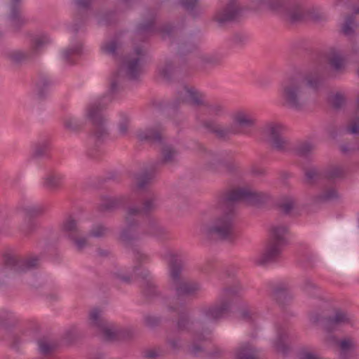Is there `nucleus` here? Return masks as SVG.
Listing matches in <instances>:
<instances>
[{
	"label": "nucleus",
	"mask_w": 359,
	"mask_h": 359,
	"mask_svg": "<svg viewBox=\"0 0 359 359\" xmlns=\"http://www.w3.org/2000/svg\"><path fill=\"white\" fill-rule=\"evenodd\" d=\"M266 198V194L247 187H237L226 192L218 201L219 208L226 210L210 221H202L198 224L200 232L208 237L231 238L234 233V214L231 203L241 200L250 203H257Z\"/></svg>",
	"instance_id": "1"
},
{
	"label": "nucleus",
	"mask_w": 359,
	"mask_h": 359,
	"mask_svg": "<svg viewBox=\"0 0 359 359\" xmlns=\"http://www.w3.org/2000/svg\"><path fill=\"white\" fill-rule=\"evenodd\" d=\"M280 96L283 106L294 111L302 110L310 100V93L300 76H292L283 82Z\"/></svg>",
	"instance_id": "2"
},
{
	"label": "nucleus",
	"mask_w": 359,
	"mask_h": 359,
	"mask_svg": "<svg viewBox=\"0 0 359 359\" xmlns=\"http://www.w3.org/2000/svg\"><path fill=\"white\" fill-rule=\"evenodd\" d=\"M91 334L102 341L113 343L131 335V331L107 321L104 318L102 309L95 307L91 311Z\"/></svg>",
	"instance_id": "3"
},
{
	"label": "nucleus",
	"mask_w": 359,
	"mask_h": 359,
	"mask_svg": "<svg viewBox=\"0 0 359 359\" xmlns=\"http://www.w3.org/2000/svg\"><path fill=\"white\" fill-rule=\"evenodd\" d=\"M231 121L237 128L224 127L212 121H205L202 126L210 133L215 134L217 137H224L230 134H238L245 129L252 128L256 123L252 114L245 109H237L231 115Z\"/></svg>",
	"instance_id": "4"
},
{
	"label": "nucleus",
	"mask_w": 359,
	"mask_h": 359,
	"mask_svg": "<svg viewBox=\"0 0 359 359\" xmlns=\"http://www.w3.org/2000/svg\"><path fill=\"white\" fill-rule=\"evenodd\" d=\"M60 231L70 241L76 251L81 252L88 248L90 233L79 219L68 216L62 222Z\"/></svg>",
	"instance_id": "5"
},
{
	"label": "nucleus",
	"mask_w": 359,
	"mask_h": 359,
	"mask_svg": "<svg viewBox=\"0 0 359 359\" xmlns=\"http://www.w3.org/2000/svg\"><path fill=\"white\" fill-rule=\"evenodd\" d=\"M135 52L136 56L127 57L118 72L113 74L109 88L111 93H115L121 89V83L124 76L129 79H135L142 74L140 59L141 56L144 55V50L142 47H137Z\"/></svg>",
	"instance_id": "6"
},
{
	"label": "nucleus",
	"mask_w": 359,
	"mask_h": 359,
	"mask_svg": "<svg viewBox=\"0 0 359 359\" xmlns=\"http://www.w3.org/2000/svg\"><path fill=\"white\" fill-rule=\"evenodd\" d=\"M4 265L0 268V281L14 273H22L35 269L39 265L38 257L22 259L17 255L6 253L3 257Z\"/></svg>",
	"instance_id": "7"
},
{
	"label": "nucleus",
	"mask_w": 359,
	"mask_h": 359,
	"mask_svg": "<svg viewBox=\"0 0 359 359\" xmlns=\"http://www.w3.org/2000/svg\"><path fill=\"white\" fill-rule=\"evenodd\" d=\"M287 126L279 121L267 123L264 128V133L271 147L279 152H285L291 149L290 141L283 136Z\"/></svg>",
	"instance_id": "8"
},
{
	"label": "nucleus",
	"mask_w": 359,
	"mask_h": 359,
	"mask_svg": "<svg viewBox=\"0 0 359 359\" xmlns=\"http://www.w3.org/2000/svg\"><path fill=\"white\" fill-rule=\"evenodd\" d=\"M107 102L104 98L95 100L91 105V135L100 139L107 134Z\"/></svg>",
	"instance_id": "9"
},
{
	"label": "nucleus",
	"mask_w": 359,
	"mask_h": 359,
	"mask_svg": "<svg viewBox=\"0 0 359 359\" xmlns=\"http://www.w3.org/2000/svg\"><path fill=\"white\" fill-rule=\"evenodd\" d=\"M75 8L74 23L69 27V30L79 34L86 32L87 23L90 16V0H72Z\"/></svg>",
	"instance_id": "10"
},
{
	"label": "nucleus",
	"mask_w": 359,
	"mask_h": 359,
	"mask_svg": "<svg viewBox=\"0 0 359 359\" xmlns=\"http://www.w3.org/2000/svg\"><path fill=\"white\" fill-rule=\"evenodd\" d=\"M22 0H9L7 6L6 19L13 32H19L27 22L22 15Z\"/></svg>",
	"instance_id": "11"
},
{
	"label": "nucleus",
	"mask_w": 359,
	"mask_h": 359,
	"mask_svg": "<svg viewBox=\"0 0 359 359\" xmlns=\"http://www.w3.org/2000/svg\"><path fill=\"white\" fill-rule=\"evenodd\" d=\"M240 11L241 8L238 0H229L215 12L213 20L219 26H222L236 19Z\"/></svg>",
	"instance_id": "12"
},
{
	"label": "nucleus",
	"mask_w": 359,
	"mask_h": 359,
	"mask_svg": "<svg viewBox=\"0 0 359 359\" xmlns=\"http://www.w3.org/2000/svg\"><path fill=\"white\" fill-rule=\"evenodd\" d=\"M90 123V105L85 107L83 114L81 117L68 115L62 118L64 128L72 133H79L83 130L85 126Z\"/></svg>",
	"instance_id": "13"
},
{
	"label": "nucleus",
	"mask_w": 359,
	"mask_h": 359,
	"mask_svg": "<svg viewBox=\"0 0 359 359\" xmlns=\"http://www.w3.org/2000/svg\"><path fill=\"white\" fill-rule=\"evenodd\" d=\"M83 43L79 40L72 41L68 46L60 51L62 62L67 65H74L82 55Z\"/></svg>",
	"instance_id": "14"
},
{
	"label": "nucleus",
	"mask_w": 359,
	"mask_h": 359,
	"mask_svg": "<svg viewBox=\"0 0 359 359\" xmlns=\"http://www.w3.org/2000/svg\"><path fill=\"white\" fill-rule=\"evenodd\" d=\"M229 309V302L226 299H222L216 304L203 308L201 312L205 320H216L222 318Z\"/></svg>",
	"instance_id": "15"
},
{
	"label": "nucleus",
	"mask_w": 359,
	"mask_h": 359,
	"mask_svg": "<svg viewBox=\"0 0 359 359\" xmlns=\"http://www.w3.org/2000/svg\"><path fill=\"white\" fill-rule=\"evenodd\" d=\"M283 245L269 241L264 251L259 255L255 262L264 265L276 260L281 254Z\"/></svg>",
	"instance_id": "16"
},
{
	"label": "nucleus",
	"mask_w": 359,
	"mask_h": 359,
	"mask_svg": "<svg viewBox=\"0 0 359 359\" xmlns=\"http://www.w3.org/2000/svg\"><path fill=\"white\" fill-rule=\"evenodd\" d=\"M182 102H189L195 106H205L206 102L203 95L194 88L183 87L178 93Z\"/></svg>",
	"instance_id": "17"
},
{
	"label": "nucleus",
	"mask_w": 359,
	"mask_h": 359,
	"mask_svg": "<svg viewBox=\"0 0 359 359\" xmlns=\"http://www.w3.org/2000/svg\"><path fill=\"white\" fill-rule=\"evenodd\" d=\"M65 176L55 170H49L42 178V186L49 191L53 192L62 187Z\"/></svg>",
	"instance_id": "18"
},
{
	"label": "nucleus",
	"mask_w": 359,
	"mask_h": 359,
	"mask_svg": "<svg viewBox=\"0 0 359 359\" xmlns=\"http://www.w3.org/2000/svg\"><path fill=\"white\" fill-rule=\"evenodd\" d=\"M53 80L46 74L41 73L39 74L35 82L34 91L38 100H45L53 86Z\"/></svg>",
	"instance_id": "19"
},
{
	"label": "nucleus",
	"mask_w": 359,
	"mask_h": 359,
	"mask_svg": "<svg viewBox=\"0 0 359 359\" xmlns=\"http://www.w3.org/2000/svg\"><path fill=\"white\" fill-rule=\"evenodd\" d=\"M357 341L351 337L341 338L339 341V353L341 359H351L357 356Z\"/></svg>",
	"instance_id": "20"
},
{
	"label": "nucleus",
	"mask_w": 359,
	"mask_h": 359,
	"mask_svg": "<svg viewBox=\"0 0 359 359\" xmlns=\"http://www.w3.org/2000/svg\"><path fill=\"white\" fill-rule=\"evenodd\" d=\"M327 60L332 68L337 72H343L346 66L344 52L339 48H333L327 54Z\"/></svg>",
	"instance_id": "21"
},
{
	"label": "nucleus",
	"mask_w": 359,
	"mask_h": 359,
	"mask_svg": "<svg viewBox=\"0 0 359 359\" xmlns=\"http://www.w3.org/2000/svg\"><path fill=\"white\" fill-rule=\"evenodd\" d=\"M164 128L160 125L154 127L140 129L137 131V137L140 140L151 142H161L163 139Z\"/></svg>",
	"instance_id": "22"
},
{
	"label": "nucleus",
	"mask_w": 359,
	"mask_h": 359,
	"mask_svg": "<svg viewBox=\"0 0 359 359\" xmlns=\"http://www.w3.org/2000/svg\"><path fill=\"white\" fill-rule=\"evenodd\" d=\"M50 43L51 39L47 34H39L32 37L30 47L28 48V50H29L30 53H32V56L34 57L35 56L39 55L43 51V50Z\"/></svg>",
	"instance_id": "23"
},
{
	"label": "nucleus",
	"mask_w": 359,
	"mask_h": 359,
	"mask_svg": "<svg viewBox=\"0 0 359 359\" xmlns=\"http://www.w3.org/2000/svg\"><path fill=\"white\" fill-rule=\"evenodd\" d=\"M289 232L288 227L284 224H275L270 229V241L284 245Z\"/></svg>",
	"instance_id": "24"
},
{
	"label": "nucleus",
	"mask_w": 359,
	"mask_h": 359,
	"mask_svg": "<svg viewBox=\"0 0 359 359\" xmlns=\"http://www.w3.org/2000/svg\"><path fill=\"white\" fill-rule=\"evenodd\" d=\"M179 151L172 145H164L161 151V162L167 165H171L178 162Z\"/></svg>",
	"instance_id": "25"
},
{
	"label": "nucleus",
	"mask_w": 359,
	"mask_h": 359,
	"mask_svg": "<svg viewBox=\"0 0 359 359\" xmlns=\"http://www.w3.org/2000/svg\"><path fill=\"white\" fill-rule=\"evenodd\" d=\"M175 290L180 295H189L200 291L201 285L197 282L190 281L184 278L182 281L177 283Z\"/></svg>",
	"instance_id": "26"
},
{
	"label": "nucleus",
	"mask_w": 359,
	"mask_h": 359,
	"mask_svg": "<svg viewBox=\"0 0 359 359\" xmlns=\"http://www.w3.org/2000/svg\"><path fill=\"white\" fill-rule=\"evenodd\" d=\"M236 359H259L257 350L250 344H243L235 351Z\"/></svg>",
	"instance_id": "27"
},
{
	"label": "nucleus",
	"mask_w": 359,
	"mask_h": 359,
	"mask_svg": "<svg viewBox=\"0 0 359 359\" xmlns=\"http://www.w3.org/2000/svg\"><path fill=\"white\" fill-rule=\"evenodd\" d=\"M50 144L47 140H43L36 143L32 148V158L34 159L49 158Z\"/></svg>",
	"instance_id": "28"
},
{
	"label": "nucleus",
	"mask_w": 359,
	"mask_h": 359,
	"mask_svg": "<svg viewBox=\"0 0 359 359\" xmlns=\"http://www.w3.org/2000/svg\"><path fill=\"white\" fill-rule=\"evenodd\" d=\"M143 231L135 226L128 225L121 232L119 239L125 244L140 239Z\"/></svg>",
	"instance_id": "29"
},
{
	"label": "nucleus",
	"mask_w": 359,
	"mask_h": 359,
	"mask_svg": "<svg viewBox=\"0 0 359 359\" xmlns=\"http://www.w3.org/2000/svg\"><path fill=\"white\" fill-rule=\"evenodd\" d=\"M351 316L342 310H337L332 317H330L327 323L326 329L330 331L334 326L348 323L351 320Z\"/></svg>",
	"instance_id": "30"
},
{
	"label": "nucleus",
	"mask_w": 359,
	"mask_h": 359,
	"mask_svg": "<svg viewBox=\"0 0 359 359\" xmlns=\"http://www.w3.org/2000/svg\"><path fill=\"white\" fill-rule=\"evenodd\" d=\"M37 350L39 353L43 357L50 356L57 347V344L47 337H42L37 340Z\"/></svg>",
	"instance_id": "31"
},
{
	"label": "nucleus",
	"mask_w": 359,
	"mask_h": 359,
	"mask_svg": "<svg viewBox=\"0 0 359 359\" xmlns=\"http://www.w3.org/2000/svg\"><path fill=\"white\" fill-rule=\"evenodd\" d=\"M4 54L8 59L15 63H20L33 58L28 49L8 50Z\"/></svg>",
	"instance_id": "32"
},
{
	"label": "nucleus",
	"mask_w": 359,
	"mask_h": 359,
	"mask_svg": "<svg viewBox=\"0 0 359 359\" xmlns=\"http://www.w3.org/2000/svg\"><path fill=\"white\" fill-rule=\"evenodd\" d=\"M18 321V317L11 311L5 309L0 310V327L8 329L15 326Z\"/></svg>",
	"instance_id": "33"
},
{
	"label": "nucleus",
	"mask_w": 359,
	"mask_h": 359,
	"mask_svg": "<svg viewBox=\"0 0 359 359\" xmlns=\"http://www.w3.org/2000/svg\"><path fill=\"white\" fill-rule=\"evenodd\" d=\"M222 62V57L219 53L204 54L200 57L201 65L204 69L219 66Z\"/></svg>",
	"instance_id": "34"
},
{
	"label": "nucleus",
	"mask_w": 359,
	"mask_h": 359,
	"mask_svg": "<svg viewBox=\"0 0 359 359\" xmlns=\"http://www.w3.org/2000/svg\"><path fill=\"white\" fill-rule=\"evenodd\" d=\"M109 274L113 280L126 283H130L133 279L132 273L119 266H114L111 268L109 271Z\"/></svg>",
	"instance_id": "35"
},
{
	"label": "nucleus",
	"mask_w": 359,
	"mask_h": 359,
	"mask_svg": "<svg viewBox=\"0 0 359 359\" xmlns=\"http://www.w3.org/2000/svg\"><path fill=\"white\" fill-rule=\"evenodd\" d=\"M219 166H222L229 171H233L237 168L236 163L231 161H224L220 158H215L210 161L207 168L212 172L217 171Z\"/></svg>",
	"instance_id": "36"
},
{
	"label": "nucleus",
	"mask_w": 359,
	"mask_h": 359,
	"mask_svg": "<svg viewBox=\"0 0 359 359\" xmlns=\"http://www.w3.org/2000/svg\"><path fill=\"white\" fill-rule=\"evenodd\" d=\"M123 201L121 196H104L102 199L100 207L104 210H112Z\"/></svg>",
	"instance_id": "37"
},
{
	"label": "nucleus",
	"mask_w": 359,
	"mask_h": 359,
	"mask_svg": "<svg viewBox=\"0 0 359 359\" xmlns=\"http://www.w3.org/2000/svg\"><path fill=\"white\" fill-rule=\"evenodd\" d=\"M155 176L154 172L144 171L137 175L135 179L136 185L139 189H143L151 183Z\"/></svg>",
	"instance_id": "38"
},
{
	"label": "nucleus",
	"mask_w": 359,
	"mask_h": 359,
	"mask_svg": "<svg viewBox=\"0 0 359 359\" xmlns=\"http://www.w3.org/2000/svg\"><path fill=\"white\" fill-rule=\"evenodd\" d=\"M146 233L157 238H161L165 234V229L158 222L151 221L147 225Z\"/></svg>",
	"instance_id": "39"
},
{
	"label": "nucleus",
	"mask_w": 359,
	"mask_h": 359,
	"mask_svg": "<svg viewBox=\"0 0 359 359\" xmlns=\"http://www.w3.org/2000/svg\"><path fill=\"white\" fill-rule=\"evenodd\" d=\"M277 205L280 211L284 213H290L295 207V201L290 196H284L278 200Z\"/></svg>",
	"instance_id": "40"
},
{
	"label": "nucleus",
	"mask_w": 359,
	"mask_h": 359,
	"mask_svg": "<svg viewBox=\"0 0 359 359\" xmlns=\"http://www.w3.org/2000/svg\"><path fill=\"white\" fill-rule=\"evenodd\" d=\"M271 295L275 300L282 303L289 296L288 287L284 285H277L273 288Z\"/></svg>",
	"instance_id": "41"
},
{
	"label": "nucleus",
	"mask_w": 359,
	"mask_h": 359,
	"mask_svg": "<svg viewBox=\"0 0 359 359\" xmlns=\"http://www.w3.org/2000/svg\"><path fill=\"white\" fill-rule=\"evenodd\" d=\"M307 14L316 22H324L328 19L327 13L318 7L310 8L307 11Z\"/></svg>",
	"instance_id": "42"
},
{
	"label": "nucleus",
	"mask_w": 359,
	"mask_h": 359,
	"mask_svg": "<svg viewBox=\"0 0 359 359\" xmlns=\"http://www.w3.org/2000/svg\"><path fill=\"white\" fill-rule=\"evenodd\" d=\"M175 72V67L170 61L161 64L158 67V74L165 79H169Z\"/></svg>",
	"instance_id": "43"
},
{
	"label": "nucleus",
	"mask_w": 359,
	"mask_h": 359,
	"mask_svg": "<svg viewBox=\"0 0 359 359\" xmlns=\"http://www.w3.org/2000/svg\"><path fill=\"white\" fill-rule=\"evenodd\" d=\"M80 335L77 328L71 327L64 332L62 339L65 344L69 345L75 342Z\"/></svg>",
	"instance_id": "44"
},
{
	"label": "nucleus",
	"mask_w": 359,
	"mask_h": 359,
	"mask_svg": "<svg viewBox=\"0 0 359 359\" xmlns=\"http://www.w3.org/2000/svg\"><path fill=\"white\" fill-rule=\"evenodd\" d=\"M304 81V85L307 88L306 86H309L311 88H316L320 83V78L319 75L316 73H311L307 74L304 77L300 76Z\"/></svg>",
	"instance_id": "45"
},
{
	"label": "nucleus",
	"mask_w": 359,
	"mask_h": 359,
	"mask_svg": "<svg viewBox=\"0 0 359 359\" xmlns=\"http://www.w3.org/2000/svg\"><path fill=\"white\" fill-rule=\"evenodd\" d=\"M25 214V218H32L41 215L43 211V208L40 205H29L23 208Z\"/></svg>",
	"instance_id": "46"
},
{
	"label": "nucleus",
	"mask_w": 359,
	"mask_h": 359,
	"mask_svg": "<svg viewBox=\"0 0 359 359\" xmlns=\"http://www.w3.org/2000/svg\"><path fill=\"white\" fill-rule=\"evenodd\" d=\"M338 197V192L334 187L323 190L318 196V201L320 202L329 201Z\"/></svg>",
	"instance_id": "47"
},
{
	"label": "nucleus",
	"mask_w": 359,
	"mask_h": 359,
	"mask_svg": "<svg viewBox=\"0 0 359 359\" xmlns=\"http://www.w3.org/2000/svg\"><path fill=\"white\" fill-rule=\"evenodd\" d=\"M36 222L32 218H25L21 226V231L25 236H29L37 229Z\"/></svg>",
	"instance_id": "48"
},
{
	"label": "nucleus",
	"mask_w": 359,
	"mask_h": 359,
	"mask_svg": "<svg viewBox=\"0 0 359 359\" xmlns=\"http://www.w3.org/2000/svg\"><path fill=\"white\" fill-rule=\"evenodd\" d=\"M170 276L174 288L177 287V283L181 282L184 279V278L181 276L180 269L173 264L170 266Z\"/></svg>",
	"instance_id": "49"
},
{
	"label": "nucleus",
	"mask_w": 359,
	"mask_h": 359,
	"mask_svg": "<svg viewBox=\"0 0 359 359\" xmlns=\"http://www.w3.org/2000/svg\"><path fill=\"white\" fill-rule=\"evenodd\" d=\"M302 290L309 295L314 296L318 290V286L310 279H306L302 284Z\"/></svg>",
	"instance_id": "50"
},
{
	"label": "nucleus",
	"mask_w": 359,
	"mask_h": 359,
	"mask_svg": "<svg viewBox=\"0 0 359 359\" xmlns=\"http://www.w3.org/2000/svg\"><path fill=\"white\" fill-rule=\"evenodd\" d=\"M316 149V145L311 142H304L297 147V153L302 156H306L313 152Z\"/></svg>",
	"instance_id": "51"
},
{
	"label": "nucleus",
	"mask_w": 359,
	"mask_h": 359,
	"mask_svg": "<svg viewBox=\"0 0 359 359\" xmlns=\"http://www.w3.org/2000/svg\"><path fill=\"white\" fill-rule=\"evenodd\" d=\"M239 318L246 321H255L257 315L252 309L243 308L239 311Z\"/></svg>",
	"instance_id": "52"
},
{
	"label": "nucleus",
	"mask_w": 359,
	"mask_h": 359,
	"mask_svg": "<svg viewBox=\"0 0 359 359\" xmlns=\"http://www.w3.org/2000/svg\"><path fill=\"white\" fill-rule=\"evenodd\" d=\"M355 22L354 19L351 16H348L345 19L341 26V31L346 35H351L354 32Z\"/></svg>",
	"instance_id": "53"
},
{
	"label": "nucleus",
	"mask_w": 359,
	"mask_h": 359,
	"mask_svg": "<svg viewBox=\"0 0 359 359\" xmlns=\"http://www.w3.org/2000/svg\"><path fill=\"white\" fill-rule=\"evenodd\" d=\"M210 115L221 116L224 113V107L219 103H207L205 105Z\"/></svg>",
	"instance_id": "54"
},
{
	"label": "nucleus",
	"mask_w": 359,
	"mask_h": 359,
	"mask_svg": "<svg viewBox=\"0 0 359 359\" xmlns=\"http://www.w3.org/2000/svg\"><path fill=\"white\" fill-rule=\"evenodd\" d=\"M346 130L351 134L359 133V110L357 111L354 118L347 125Z\"/></svg>",
	"instance_id": "55"
},
{
	"label": "nucleus",
	"mask_w": 359,
	"mask_h": 359,
	"mask_svg": "<svg viewBox=\"0 0 359 359\" xmlns=\"http://www.w3.org/2000/svg\"><path fill=\"white\" fill-rule=\"evenodd\" d=\"M344 170L341 166L332 165L327 169L326 175L330 179H335L342 176Z\"/></svg>",
	"instance_id": "56"
},
{
	"label": "nucleus",
	"mask_w": 359,
	"mask_h": 359,
	"mask_svg": "<svg viewBox=\"0 0 359 359\" xmlns=\"http://www.w3.org/2000/svg\"><path fill=\"white\" fill-rule=\"evenodd\" d=\"M330 101L335 107H340L345 102V96L341 93H335L330 95Z\"/></svg>",
	"instance_id": "57"
},
{
	"label": "nucleus",
	"mask_w": 359,
	"mask_h": 359,
	"mask_svg": "<svg viewBox=\"0 0 359 359\" xmlns=\"http://www.w3.org/2000/svg\"><path fill=\"white\" fill-rule=\"evenodd\" d=\"M157 207L156 200L153 198L145 199L142 203V212L148 213L154 211Z\"/></svg>",
	"instance_id": "58"
},
{
	"label": "nucleus",
	"mask_w": 359,
	"mask_h": 359,
	"mask_svg": "<svg viewBox=\"0 0 359 359\" xmlns=\"http://www.w3.org/2000/svg\"><path fill=\"white\" fill-rule=\"evenodd\" d=\"M285 335L283 334H278L276 339L273 342L275 348L278 352L284 353L286 351V345L284 342Z\"/></svg>",
	"instance_id": "59"
},
{
	"label": "nucleus",
	"mask_w": 359,
	"mask_h": 359,
	"mask_svg": "<svg viewBox=\"0 0 359 359\" xmlns=\"http://www.w3.org/2000/svg\"><path fill=\"white\" fill-rule=\"evenodd\" d=\"M193 323L189 317H182L177 323V327L180 330L184 331L191 329Z\"/></svg>",
	"instance_id": "60"
},
{
	"label": "nucleus",
	"mask_w": 359,
	"mask_h": 359,
	"mask_svg": "<svg viewBox=\"0 0 359 359\" xmlns=\"http://www.w3.org/2000/svg\"><path fill=\"white\" fill-rule=\"evenodd\" d=\"M210 335V330L199 331L195 329L193 330V337L194 340L205 341L209 339Z\"/></svg>",
	"instance_id": "61"
},
{
	"label": "nucleus",
	"mask_w": 359,
	"mask_h": 359,
	"mask_svg": "<svg viewBox=\"0 0 359 359\" xmlns=\"http://www.w3.org/2000/svg\"><path fill=\"white\" fill-rule=\"evenodd\" d=\"M107 229L102 225L98 224L93 227L91 231V236L100 238L106 235Z\"/></svg>",
	"instance_id": "62"
},
{
	"label": "nucleus",
	"mask_w": 359,
	"mask_h": 359,
	"mask_svg": "<svg viewBox=\"0 0 359 359\" xmlns=\"http://www.w3.org/2000/svg\"><path fill=\"white\" fill-rule=\"evenodd\" d=\"M144 323L146 326L152 328L159 324L160 319L156 316L147 315L144 318Z\"/></svg>",
	"instance_id": "63"
},
{
	"label": "nucleus",
	"mask_w": 359,
	"mask_h": 359,
	"mask_svg": "<svg viewBox=\"0 0 359 359\" xmlns=\"http://www.w3.org/2000/svg\"><path fill=\"white\" fill-rule=\"evenodd\" d=\"M300 356L302 359H323L320 357L316 352L309 349L302 350Z\"/></svg>",
	"instance_id": "64"
}]
</instances>
